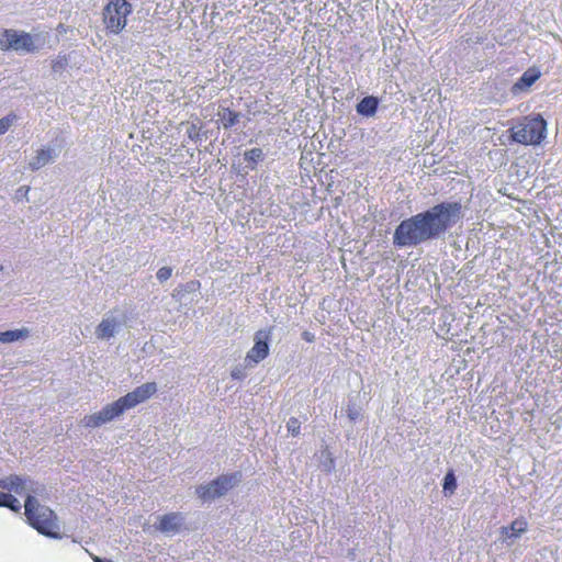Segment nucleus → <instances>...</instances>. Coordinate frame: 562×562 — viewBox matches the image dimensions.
<instances>
[{
  "label": "nucleus",
  "instance_id": "obj_1",
  "mask_svg": "<svg viewBox=\"0 0 562 562\" xmlns=\"http://www.w3.org/2000/svg\"><path fill=\"white\" fill-rule=\"evenodd\" d=\"M464 217L460 201H443L432 207L403 220L393 234L397 248L417 247L439 239Z\"/></svg>",
  "mask_w": 562,
  "mask_h": 562
},
{
  "label": "nucleus",
  "instance_id": "obj_2",
  "mask_svg": "<svg viewBox=\"0 0 562 562\" xmlns=\"http://www.w3.org/2000/svg\"><path fill=\"white\" fill-rule=\"evenodd\" d=\"M157 392L155 382L144 383L117 401L105 405L101 411L86 415L80 424L86 428H98L123 415L127 409L143 403Z\"/></svg>",
  "mask_w": 562,
  "mask_h": 562
},
{
  "label": "nucleus",
  "instance_id": "obj_3",
  "mask_svg": "<svg viewBox=\"0 0 562 562\" xmlns=\"http://www.w3.org/2000/svg\"><path fill=\"white\" fill-rule=\"evenodd\" d=\"M24 509L29 524L40 533L53 539L61 538L57 516L49 507L40 504L37 499L26 497Z\"/></svg>",
  "mask_w": 562,
  "mask_h": 562
},
{
  "label": "nucleus",
  "instance_id": "obj_4",
  "mask_svg": "<svg viewBox=\"0 0 562 562\" xmlns=\"http://www.w3.org/2000/svg\"><path fill=\"white\" fill-rule=\"evenodd\" d=\"M512 140L522 145H539L547 135V122L540 114L522 117L510 130Z\"/></svg>",
  "mask_w": 562,
  "mask_h": 562
},
{
  "label": "nucleus",
  "instance_id": "obj_5",
  "mask_svg": "<svg viewBox=\"0 0 562 562\" xmlns=\"http://www.w3.org/2000/svg\"><path fill=\"white\" fill-rule=\"evenodd\" d=\"M132 13V4L127 0H110L103 9L102 18L108 32L119 34Z\"/></svg>",
  "mask_w": 562,
  "mask_h": 562
},
{
  "label": "nucleus",
  "instance_id": "obj_6",
  "mask_svg": "<svg viewBox=\"0 0 562 562\" xmlns=\"http://www.w3.org/2000/svg\"><path fill=\"white\" fill-rule=\"evenodd\" d=\"M240 477L241 474L239 472L223 474L207 484L199 485L195 493L203 502L214 501L237 485Z\"/></svg>",
  "mask_w": 562,
  "mask_h": 562
},
{
  "label": "nucleus",
  "instance_id": "obj_7",
  "mask_svg": "<svg viewBox=\"0 0 562 562\" xmlns=\"http://www.w3.org/2000/svg\"><path fill=\"white\" fill-rule=\"evenodd\" d=\"M41 46L36 44V38L29 33L15 30L0 31V49H13L22 53H35Z\"/></svg>",
  "mask_w": 562,
  "mask_h": 562
},
{
  "label": "nucleus",
  "instance_id": "obj_8",
  "mask_svg": "<svg viewBox=\"0 0 562 562\" xmlns=\"http://www.w3.org/2000/svg\"><path fill=\"white\" fill-rule=\"evenodd\" d=\"M270 330H258L254 337V346L247 352L246 362L250 364H257L269 355V339Z\"/></svg>",
  "mask_w": 562,
  "mask_h": 562
},
{
  "label": "nucleus",
  "instance_id": "obj_9",
  "mask_svg": "<svg viewBox=\"0 0 562 562\" xmlns=\"http://www.w3.org/2000/svg\"><path fill=\"white\" fill-rule=\"evenodd\" d=\"M184 527V516L181 513H169L158 518L155 528L167 536L179 533Z\"/></svg>",
  "mask_w": 562,
  "mask_h": 562
},
{
  "label": "nucleus",
  "instance_id": "obj_10",
  "mask_svg": "<svg viewBox=\"0 0 562 562\" xmlns=\"http://www.w3.org/2000/svg\"><path fill=\"white\" fill-rule=\"evenodd\" d=\"M124 324L122 317H117L112 313H108L95 328V336L101 340H109L114 337Z\"/></svg>",
  "mask_w": 562,
  "mask_h": 562
},
{
  "label": "nucleus",
  "instance_id": "obj_11",
  "mask_svg": "<svg viewBox=\"0 0 562 562\" xmlns=\"http://www.w3.org/2000/svg\"><path fill=\"white\" fill-rule=\"evenodd\" d=\"M528 522L524 517L516 518L509 526L499 528V540L512 546L516 539L527 531Z\"/></svg>",
  "mask_w": 562,
  "mask_h": 562
},
{
  "label": "nucleus",
  "instance_id": "obj_12",
  "mask_svg": "<svg viewBox=\"0 0 562 562\" xmlns=\"http://www.w3.org/2000/svg\"><path fill=\"white\" fill-rule=\"evenodd\" d=\"M58 157V151L52 146H44L36 151V156L30 161L31 170L36 171L44 166L52 164Z\"/></svg>",
  "mask_w": 562,
  "mask_h": 562
},
{
  "label": "nucleus",
  "instance_id": "obj_13",
  "mask_svg": "<svg viewBox=\"0 0 562 562\" xmlns=\"http://www.w3.org/2000/svg\"><path fill=\"white\" fill-rule=\"evenodd\" d=\"M216 115L224 130H231L236 126L241 117L240 112L233 111L227 106H220Z\"/></svg>",
  "mask_w": 562,
  "mask_h": 562
},
{
  "label": "nucleus",
  "instance_id": "obj_14",
  "mask_svg": "<svg viewBox=\"0 0 562 562\" xmlns=\"http://www.w3.org/2000/svg\"><path fill=\"white\" fill-rule=\"evenodd\" d=\"M26 476L11 474L0 479V488L9 492H14L18 495H23Z\"/></svg>",
  "mask_w": 562,
  "mask_h": 562
},
{
  "label": "nucleus",
  "instance_id": "obj_15",
  "mask_svg": "<svg viewBox=\"0 0 562 562\" xmlns=\"http://www.w3.org/2000/svg\"><path fill=\"white\" fill-rule=\"evenodd\" d=\"M378 106L379 99L374 95H368L357 103L356 111L361 116L371 117L376 113Z\"/></svg>",
  "mask_w": 562,
  "mask_h": 562
},
{
  "label": "nucleus",
  "instance_id": "obj_16",
  "mask_svg": "<svg viewBox=\"0 0 562 562\" xmlns=\"http://www.w3.org/2000/svg\"><path fill=\"white\" fill-rule=\"evenodd\" d=\"M540 77V71L535 68L526 70L518 81L514 85V90H525L530 88Z\"/></svg>",
  "mask_w": 562,
  "mask_h": 562
},
{
  "label": "nucleus",
  "instance_id": "obj_17",
  "mask_svg": "<svg viewBox=\"0 0 562 562\" xmlns=\"http://www.w3.org/2000/svg\"><path fill=\"white\" fill-rule=\"evenodd\" d=\"M30 336L27 328H19L12 330L0 331V344H11L24 340Z\"/></svg>",
  "mask_w": 562,
  "mask_h": 562
},
{
  "label": "nucleus",
  "instance_id": "obj_18",
  "mask_svg": "<svg viewBox=\"0 0 562 562\" xmlns=\"http://www.w3.org/2000/svg\"><path fill=\"white\" fill-rule=\"evenodd\" d=\"M46 494V487L43 484H40L30 477L26 479V483L24 486L23 495L26 497H31L33 499H37L36 496H44Z\"/></svg>",
  "mask_w": 562,
  "mask_h": 562
},
{
  "label": "nucleus",
  "instance_id": "obj_19",
  "mask_svg": "<svg viewBox=\"0 0 562 562\" xmlns=\"http://www.w3.org/2000/svg\"><path fill=\"white\" fill-rule=\"evenodd\" d=\"M200 282L196 280L187 282L184 285H180L179 288L175 289L172 296L179 301L184 302L186 301V294L194 293L199 290Z\"/></svg>",
  "mask_w": 562,
  "mask_h": 562
},
{
  "label": "nucleus",
  "instance_id": "obj_20",
  "mask_svg": "<svg viewBox=\"0 0 562 562\" xmlns=\"http://www.w3.org/2000/svg\"><path fill=\"white\" fill-rule=\"evenodd\" d=\"M265 158V154L261 148H251L244 153V159L249 164V168L251 170L256 169L258 162L262 161Z\"/></svg>",
  "mask_w": 562,
  "mask_h": 562
},
{
  "label": "nucleus",
  "instance_id": "obj_21",
  "mask_svg": "<svg viewBox=\"0 0 562 562\" xmlns=\"http://www.w3.org/2000/svg\"><path fill=\"white\" fill-rule=\"evenodd\" d=\"M457 486L458 484L454 471L449 470L443 477L442 492L446 496H451L454 494Z\"/></svg>",
  "mask_w": 562,
  "mask_h": 562
},
{
  "label": "nucleus",
  "instance_id": "obj_22",
  "mask_svg": "<svg viewBox=\"0 0 562 562\" xmlns=\"http://www.w3.org/2000/svg\"><path fill=\"white\" fill-rule=\"evenodd\" d=\"M362 408L352 400L349 398L346 413L350 423H355L361 418Z\"/></svg>",
  "mask_w": 562,
  "mask_h": 562
},
{
  "label": "nucleus",
  "instance_id": "obj_23",
  "mask_svg": "<svg viewBox=\"0 0 562 562\" xmlns=\"http://www.w3.org/2000/svg\"><path fill=\"white\" fill-rule=\"evenodd\" d=\"M69 64V59L65 55H58L56 59L52 61V70L54 72L63 71Z\"/></svg>",
  "mask_w": 562,
  "mask_h": 562
},
{
  "label": "nucleus",
  "instance_id": "obj_24",
  "mask_svg": "<svg viewBox=\"0 0 562 562\" xmlns=\"http://www.w3.org/2000/svg\"><path fill=\"white\" fill-rule=\"evenodd\" d=\"M286 428L292 436H297L300 434L301 423L297 418L291 417L286 423Z\"/></svg>",
  "mask_w": 562,
  "mask_h": 562
},
{
  "label": "nucleus",
  "instance_id": "obj_25",
  "mask_svg": "<svg viewBox=\"0 0 562 562\" xmlns=\"http://www.w3.org/2000/svg\"><path fill=\"white\" fill-rule=\"evenodd\" d=\"M171 274H172L171 267H162L157 271L156 277L159 282L164 283L171 277Z\"/></svg>",
  "mask_w": 562,
  "mask_h": 562
},
{
  "label": "nucleus",
  "instance_id": "obj_26",
  "mask_svg": "<svg viewBox=\"0 0 562 562\" xmlns=\"http://www.w3.org/2000/svg\"><path fill=\"white\" fill-rule=\"evenodd\" d=\"M14 119L15 115L13 114L0 119V135L4 134L9 130Z\"/></svg>",
  "mask_w": 562,
  "mask_h": 562
},
{
  "label": "nucleus",
  "instance_id": "obj_27",
  "mask_svg": "<svg viewBox=\"0 0 562 562\" xmlns=\"http://www.w3.org/2000/svg\"><path fill=\"white\" fill-rule=\"evenodd\" d=\"M7 508H10L14 513H19L22 508V505L18 498H15L13 495H10Z\"/></svg>",
  "mask_w": 562,
  "mask_h": 562
},
{
  "label": "nucleus",
  "instance_id": "obj_28",
  "mask_svg": "<svg viewBox=\"0 0 562 562\" xmlns=\"http://www.w3.org/2000/svg\"><path fill=\"white\" fill-rule=\"evenodd\" d=\"M231 375L234 380H241L245 378L243 368L236 367L232 370Z\"/></svg>",
  "mask_w": 562,
  "mask_h": 562
},
{
  "label": "nucleus",
  "instance_id": "obj_29",
  "mask_svg": "<svg viewBox=\"0 0 562 562\" xmlns=\"http://www.w3.org/2000/svg\"><path fill=\"white\" fill-rule=\"evenodd\" d=\"M188 136L189 138L191 139H195L199 137V132L196 131V126L194 124H192L189 128H188Z\"/></svg>",
  "mask_w": 562,
  "mask_h": 562
},
{
  "label": "nucleus",
  "instance_id": "obj_30",
  "mask_svg": "<svg viewBox=\"0 0 562 562\" xmlns=\"http://www.w3.org/2000/svg\"><path fill=\"white\" fill-rule=\"evenodd\" d=\"M10 493L0 492V507H7Z\"/></svg>",
  "mask_w": 562,
  "mask_h": 562
},
{
  "label": "nucleus",
  "instance_id": "obj_31",
  "mask_svg": "<svg viewBox=\"0 0 562 562\" xmlns=\"http://www.w3.org/2000/svg\"><path fill=\"white\" fill-rule=\"evenodd\" d=\"M303 338L307 341H312L314 336L312 334H310L308 331H304L303 333Z\"/></svg>",
  "mask_w": 562,
  "mask_h": 562
},
{
  "label": "nucleus",
  "instance_id": "obj_32",
  "mask_svg": "<svg viewBox=\"0 0 562 562\" xmlns=\"http://www.w3.org/2000/svg\"><path fill=\"white\" fill-rule=\"evenodd\" d=\"M94 561H95V562H113V561H111V560L102 559V558H99V557H95V558H94Z\"/></svg>",
  "mask_w": 562,
  "mask_h": 562
},
{
  "label": "nucleus",
  "instance_id": "obj_33",
  "mask_svg": "<svg viewBox=\"0 0 562 562\" xmlns=\"http://www.w3.org/2000/svg\"><path fill=\"white\" fill-rule=\"evenodd\" d=\"M2 269H3V267H2V266H0V271H2Z\"/></svg>",
  "mask_w": 562,
  "mask_h": 562
}]
</instances>
